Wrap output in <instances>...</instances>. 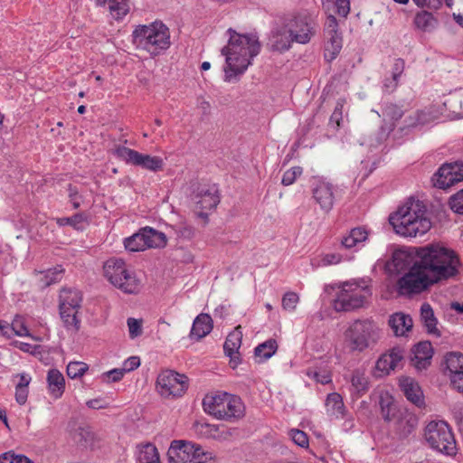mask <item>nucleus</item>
<instances>
[{
  "mask_svg": "<svg viewBox=\"0 0 463 463\" xmlns=\"http://www.w3.org/2000/svg\"><path fill=\"white\" fill-rule=\"evenodd\" d=\"M115 155L127 164L140 166L152 172L161 171L164 167V161L161 157L142 154L124 146L116 147Z\"/></svg>",
  "mask_w": 463,
  "mask_h": 463,
  "instance_id": "13",
  "label": "nucleus"
},
{
  "mask_svg": "<svg viewBox=\"0 0 463 463\" xmlns=\"http://www.w3.org/2000/svg\"><path fill=\"white\" fill-rule=\"evenodd\" d=\"M197 435L207 439H219V426L207 422L196 421L194 424Z\"/></svg>",
  "mask_w": 463,
  "mask_h": 463,
  "instance_id": "38",
  "label": "nucleus"
},
{
  "mask_svg": "<svg viewBox=\"0 0 463 463\" xmlns=\"http://www.w3.org/2000/svg\"><path fill=\"white\" fill-rule=\"evenodd\" d=\"M68 191L70 202L72 203L73 208H79L80 206V197L79 195L78 189L75 186L70 184Z\"/></svg>",
  "mask_w": 463,
  "mask_h": 463,
  "instance_id": "62",
  "label": "nucleus"
},
{
  "mask_svg": "<svg viewBox=\"0 0 463 463\" xmlns=\"http://www.w3.org/2000/svg\"><path fill=\"white\" fill-rule=\"evenodd\" d=\"M331 5H334V6L336 9V13L343 17H346L350 12L349 0H335V3L327 1L326 3L323 4L324 8H326V10H329V6Z\"/></svg>",
  "mask_w": 463,
  "mask_h": 463,
  "instance_id": "46",
  "label": "nucleus"
},
{
  "mask_svg": "<svg viewBox=\"0 0 463 463\" xmlns=\"http://www.w3.org/2000/svg\"><path fill=\"white\" fill-rule=\"evenodd\" d=\"M85 222H87V216L84 213H76L71 217L56 219L59 226L70 225L76 230H81L83 228L82 223Z\"/></svg>",
  "mask_w": 463,
  "mask_h": 463,
  "instance_id": "41",
  "label": "nucleus"
},
{
  "mask_svg": "<svg viewBox=\"0 0 463 463\" xmlns=\"http://www.w3.org/2000/svg\"><path fill=\"white\" fill-rule=\"evenodd\" d=\"M303 173V169L300 166H293L287 170L282 177L281 184L285 186L290 185L295 183L298 177Z\"/></svg>",
  "mask_w": 463,
  "mask_h": 463,
  "instance_id": "48",
  "label": "nucleus"
},
{
  "mask_svg": "<svg viewBox=\"0 0 463 463\" xmlns=\"http://www.w3.org/2000/svg\"><path fill=\"white\" fill-rule=\"evenodd\" d=\"M108 8L113 18L122 19L128 12V0H108Z\"/></svg>",
  "mask_w": 463,
  "mask_h": 463,
  "instance_id": "39",
  "label": "nucleus"
},
{
  "mask_svg": "<svg viewBox=\"0 0 463 463\" xmlns=\"http://www.w3.org/2000/svg\"><path fill=\"white\" fill-rule=\"evenodd\" d=\"M64 269L61 266H57L53 269H49L43 272V277L42 279L43 283L45 286H50L53 283H56L61 279L62 273Z\"/></svg>",
  "mask_w": 463,
  "mask_h": 463,
  "instance_id": "43",
  "label": "nucleus"
},
{
  "mask_svg": "<svg viewBox=\"0 0 463 463\" xmlns=\"http://www.w3.org/2000/svg\"><path fill=\"white\" fill-rule=\"evenodd\" d=\"M337 32H338V24H337L336 18L334 15L329 14L327 16L326 24H325L324 35L335 33Z\"/></svg>",
  "mask_w": 463,
  "mask_h": 463,
  "instance_id": "59",
  "label": "nucleus"
},
{
  "mask_svg": "<svg viewBox=\"0 0 463 463\" xmlns=\"http://www.w3.org/2000/svg\"><path fill=\"white\" fill-rule=\"evenodd\" d=\"M405 68V61L399 58L394 61L392 66V89H395L398 85L400 76L402 74Z\"/></svg>",
  "mask_w": 463,
  "mask_h": 463,
  "instance_id": "52",
  "label": "nucleus"
},
{
  "mask_svg": "<svg viewBox=\"0 0 463 463\" xmlns=\"http://www.w3.org/2000/svg\"><path fill=\"white\" fill-rule=\"evenodd\" d=\"M299 301L298 295L295 292H287L282 298V307L287 311H294Z\"/></svg>",
  "mask_w": 463,
  "mask_h": 463,
  "instance_id": "49",
  "label": "nucleus"
},
{
  "mask_svg": "<svg viewBox=\"0 0 463 463\" xmlns=\"http://www.w3.org/2000/svg\"><path fill=\"white\" fill-rule=\"evenodd\" d=\"M50 393L54 398H60L65 390V379L58 369H51L47 374Z\"/></svg>",
  "mask_w": 463,
  "mask_h": 463,
  "instance_id": "28",
  "label": "nucleus"
},
{
  "mask_svg": "<svg viewBox=\"0 0 463 463\" xmlns=\"http://www.w3.org/2000/svg\"><path fill=\"white\" fill-rule=\"evenodd\" d=\"M89 369L82 362H71L67 365V375L71 379L81 377Z\"/></svg>",
  "mask_w": 463,
  "mask_h": 463,
  "instance_id": "44",
  "label": "nucleus"
},
{
  "mask_svg": "<svg viewBox=\"0 0 463 463\" xmlns=\"http://www.w3.org/2000/svg\"><path fill=\"white\" fill-rule=\"evenodd\" d=\"M449 205L453 212L463 214V189L450 197Z\"/></svg>",
  "mask_w": 463,
  "mask_h": 463,
  "instance_id": "53",
  "label": "nucleus"
},
{
  "mask_svg": "<svg viewBox=\"0 0 463 463\" xmlns=\"http://www.w3.org/2000/svg\"><path fill=\"white\" fill-rule=\"evenodd\" d=\"M392 263L398 273H404L397 281L400 295L419 294L449 280L458 274L460 266L458 255L439 243L417 248L414 258L406 251H396Z\"/></svg>",
  "mask_w": 463,
  "mask_h": 463,
  "instance_id": "1",
  "label": "nucleus"
},
{
  "mask_svg": "<svg viewBox=\"0 0 463 463\" xmlns=\"http://www.w3.org/2000/svg\"><path fill=\"white\" fill-rule=\"evenodd\" d=\"M13 333L19 336L31 335L22 317L16 316L14 319L10 327L9 335H11Z\"/></svg>",
  "mask_w": 463,
  "mask_h": 463,
  "instance_id": "45",
  "label": "nucleus"
},
{
  "mask_svg": "<svg viewBox=\"0 0 463 463\" xmlns=\"http://www.w3.org/2000/svg\"><path fill=\"white\" fill-rule=\"evenodd\" d=\"M388 325L395 336H405L408 332L411 331L413 320L410 315L396 312L390 316Z\"/></svg>",
  "mask_w": 463,
  "mask_h": 463,
  "instance_id": "23",
  "label": "nucleus"
},
{
  "mask_svg": "<svg viewBox=\"0 0 463 463\" xmlns=\"http://www.w3.org/2000/svg\"><path fill=\"white\" fill-rule=\"evenodd\" d=\"M400 386L408 401L419 408L424 405L423 392L414 379L404 377L400 380Z\"/></svg>",
  "mask_w": 463,
  "mask_h": 463,
  "instance_id": "22",
  "label": "nucleus"
},
{
  "mask_svg": "<svg viewBox=\"0 0 463 463\" xmlns=\"http://www.w3.org/2000/svg\"><path fill=\"white\" fill-rule=\"evenodd\" d=\"M389 222L396 233L404 237L423 235L431 227L427 208L420 200H409L389 217Z\"/></svg>",
  "mask_w": 463,
  "mask_h": 463,
  "instance_id": "3",
  "label": "nucleus"
},
{
  "mask_svg": "<svg viewBox=\"0 0 463 463\" xmlns=\"http://www.w3.org/2000/svg\"><path fill=\"white\" fill-rule=\"evenodd\" d=\"M433 348L429 341H422L415 345L411 349V364L418 370L427 369L431 363Z\"/></svg>",
  "mask_w": 463,
  "mask_h": 463,
  "instance_id": "20",
  "label": "nucleus"
},
{
  "mask_svg": "<svg viewBox=\"0 0 463 463\" xmlns=\"http://www.w3.org/2000/svg\"><path fill=\"white\" fill-rule=\"evenodd\" d=\"M342 260V256L339 253H327L323 256L321 262L324 266L338 264Z\"/></svg>",
  "mask_w": 463,
  "mask_h": 463,
  "instance_id": "63",
  "label": "nucleus"
},
{
  "mask_svg": "<svg viewBox=\"0 0 463 463\" xmlns=\"http://www.w3.org/2000/svg\"><path fill=\"white\" fill-rule=\"evenodd\" d=\"M404 114V110L402 107L393 104V103H386L383 109V116L385 119H389L392 121L393 125L396 121H398Z\"/></svg>",
  "mask_w": 463,
  "mask_h": 463,
  "instance_id": "42",
  "label": "nucleus"
},
{
  "mask_svg": "<svg viewBox=\"0 0 463 463\" xmlns=\"http://www.w3.org/2000/svg\"><path fill=\"white\" fill-rule=\"evenodd\" d=\"M458 163L444 164L434 175L432 181L434 185L440 189H447L456 183L463 180V168Z\"/></svg>",
  "mask_w": 463,
  "mask_h": 463,
  "instance_id": "16",
  "label": "nucleus"
},
{
  "mask_svg": "<svg viewBox=\"0 0 463 463\" xmlns=\"http://www.w3.org/2000/svg\"><path fill=\"white\" fill-rule=\"evenodd\" d=\"M139 463H160L157 449L151 443H146L139 448Z\"/></svg>",
  "mask_w": 463,
  "mask_h": 463,
  "instance_id": "36",
  "label": "nucleus"
},
{
  "mask_svg": "<svg viewBox=\"0 0 463 463\" xmlns=\"http://www.w3.org/2000/svg\"><path fill=\"white\" fill-rule=\"evenodd\" d=\"M277 349V341L275 339H269L259 345L255 348L254 354L256 357H260L262 361H265L270 358L276 353Z\"/></svg>",
  "mask_w": 463,
  "mask_h": 463,
  "instance_id": "40",
  "label": "nucleus"
},
{
  "mask_svg": "<svg viewBox=\"0 0 463 463\" xmlns=\"http://www.w3.org/2000/svg\"><path fill=\"white\" fill-rule=\"evenodd\" d=\"M413 24L418 30L424 33H431L438 26V20L431 13L421 11L414 16Z\"/></svg>",
  "mask_w": 463,
  "mask_h": 463,
  "instance_id": "30",
  "label": "nucleus"
},
{
  "mask_svg": "<svg viewBox=\"0 0 463 463\" xmlns=\"http://www.w3.org/2000/svg\"><path fill=\"white\" fill-rule=\"evenodd\" d=\"M424 113L420 110L413 111L405 118L406 127H415L424 122Z\"/></svg>",
  "mask_w": 463,
  "mask_h": 463,
  "instance_id": "57",
  "label": "nucleus"
},
{
  "mask_svg": "<svg viewBox=\"0 0 463 463\" xmlns=\"http://www.w3.org/2000/svg\"><path fill=\"white\" fill-rule=\"evenodd\" d=\"M241 339L242 333L241 331V326H239L233 332L228 335L223 345L225 354L231 358V362L234 363L235 365L239 363L236 360L238 359V350L241 347Z\"/></svg>",
  "mask_w": 463,
  "mask_h": 463,
  "instance_id": "27",
  "label": "nucleus"
},
{
  "mask_svg": "<svg viewBox=\"0 0 463 463\" xmlns=\"http://www.w3.org/2000/svg\"><path fill=\"white\" fill-rule=\"evenodd\" d=\"M380 339V329L370 319L354 321L345 332L346 346L352 352H363L373 347Z\"/></svg>",
  "mask_w": 463,
  "mask_h": 463,
  "instance_id": "5",
  "label": "nucleus"
},
{
  "mask_svg": "<svg viewBox=\"0 0 463 463\" xmlns=\"http://www.w3.org/2000/svg\"><path fill=\"white\" fill-rule=\"evenodd\" d=\"M446 370L450 385L463 394V354L452 352L445 356Z\"/></svg>",
  "mask_w": 463,
  "mask_h": 463,
  "instance_id": "17",
  "label": "nucleus"
},
{
  "mask_svg": "<svg viewBox=\"0 0 463 463\" xmlns=\"http://www.w3.org/2000/svg\"><path fill=\"white\" fill-rule=\"evenodd\" d=\"M192 199L202 211L214 209L220 202L218 189L214 184H199L194 190Z\"/></svg>",
  "mask_w": 463,
  "mask_h": 463,
  "instance_id": "18",
  "label": "nucleus"
},
{
  "mask_svg": "<svg viewBox=\"0 0 463 463\" xmlns=\"http://www.w3.org/2000/svg\"><path fill=\"white\" fill-rule=\"evenodd\" d=\"M29 390L28 388H23L21 386H15V401L18 404H25L28 398Z\"/></svg>",
  "mask_w": 463,
  "mask_h": 463,
  "instance_id": "61",
  "label": "nucleus"
},
{
  "mask_svg": "<svg viewBox=\"0 0 463 463\" xmlns=\"http://www.w3.org/2000/svg\"><path fill=\"white\" fill-rule=\"evenodd\" d=\"M167 456L170 463H216L213 452L184 440H174Z\"/></svg>",
  "mask_w": 463,
  "mask_h": 463,
  "instance_id": "8",
  "label": "nucleus"
},
{
  "mask_svg": "<svg viewBox=\"0 0 463 463\" xmlns=\"http://www.w3.org/2000/svg\"><path fill=\"white\" fill-rule=\"evenodd\" d=\"M379 405L381 408L382 417L385 421L392 420L401 411L397 410V407L392 401V397L388 394L380 396Z\"/></svg>",
  "mask_w": 463,
  "mask_h": 463,
  "instance_id": "33",
  "label": "nucleus"
},
{
  "mask_svg": "<svg viewBox=\"0 0 463 463\" xmlns=\"http://www.w3.org/2000/svg\"><path fill=\"white\" fill-rule=\"evenodd\" d=\"M351 383L353 388V392L356 396V398L363 395L368 390V379L364 375V373L360 371H354L352 374Z\"/></svg>",
  "mask_w": 463,
  "mask_h": 463,
  "instance_id": "37",
  "label": "nucleus"
},
{
  "mask_svg": "<svg viewBox=\"0 0 463 463\" xmlns=\"http://www.w3.org/2000/svg\"><path fill=\"white\" fill-rule=\"evenodd\" d=\"M229 40L221 52L225 56L224 80L242 75L257 56L261 45L258 37L252 33H240L232 28L227 30Z\"/></svg>",
  "mask_w": 463,
  "mask_h": 463,
  "instance_id": "2",
  "label": "nucleus"
},
{
  "mask_svg": "<svg viewBox=\"0 0 463 463\" xmlns=\"http://www.w3.org/2000/svg\"><path fill=\"white\" fill-rule=\"evenodd\" d=\"M345 104V99H338L335 105V108L334 109V112L331 115L330 118V123L335 124V128H338L340 127V123L343 120V108Z\"/></svg>",
  "mask_w": 463,
  "mask_h": 463,
  "instance_id": "54",
  "label": "nucleus"
},
{
  "mask_svg": "<svg viewBox=\"0 0 463 463\" xmlns=\"http://www.w3.org/2000/svg\"><path fill=\"white\" fill-rule=\"evenodd\" d=\"M326 408L328 414L335 418H343L345 407L342 396L337 392L329 393L326 400Z\"/></svg>",
  "mask_w": 463,
  "mask_h": 463,
  "instance_id": "31",
  "label": "nucleus"
},
{
  "mask_svg": "<svg viewBox=\"0 0 463 463\" xmlns=\"http://www.w3.org/2000/svg\"><path fill=\"white\" fill-rule=\"evenodd\" d=\"M339 292L334 300V308L337 312H348L363 307L366 298L371 295L367 286L356 281H345L339 285Z\"/></svg>",
  "mask_w": 463,
  "mask_h": 463,
  "instance_id": "9",
  "label": "nucleus"
},
{
  "mask_svg": "<svg viewBox=\"0 0 463 463\" xmlns=\"http://www.w3.org/2000/svg\"><path fill=\"white\" fill-rule=\"evenodd\" d=\"M203 407L208 414L227 421L242 418L245 411L241 398L227 392L205 395Z\"/></svg>",
  "mask_w": 463,
  "mask_h": 463,
  "instance_id": "4",
  "label": "nucleus"
},
{
  "mask_svg": "<svg viewBox=\"0 0 463 463\" xmlns=\"http://www.w3.org/2000/svg\"><path fill=\"white\" fill-rule=\"evenodd\" d=\"M134 43L151 53H158L170 46V33L162 22L138 25L133 32Z\"/></svg>",
  "mask_w": 463,
  "mask_h": 463,
  "instance_id": "6",
  "label": "nucleus"
},
{
  "mask_svg": "<svg viewBox=\"0 0 463 463\" xmlns=\"http://www.w3.org/2000/svg\"><path fill=\"white\" fill-rule=\"evenodd\" d=\"M11 345L13 346L18 348L19 350H21V351H23L24 353H29V354H34L35 350L38 347L36 345H33L31 344L21 342V341H17V340L16 341H13Z\"/></svg>",
  "mask_w": 463,
  "mask_h": 463,
  "instance_id": "64",
  "label": "nucleus"
},
{
  "mask_svg": "<svg viewBox=\"0 0 463 463\" xmlns=\"http://www.w3.org/2000/svg\"><path fill=\"white\" fill-rule=\"evenodd\" d=\"M312 195L322 211H331L335 202L334 185L323 178L314 177L312 180Z\"/></svg>",
  "mask_w": 463,
  "mask_h": 463,
  "instance_id": "15",
  "label": "nucleus"
},
{
  "mask_svg": "<svg viewBox=\"0 0 463 463\" xmlns=\"http://www.w3.org/2000/svg\"><path fill=\"white\" fill-rule=\"evenodd\" d=\"M405 351L400 346L392 348L388 353L382 354L376 362V369L385 374L402 365Z\"/></svg>",
  "mask_w": 463,
  "mask_h": 463,
  "instance_id": "19",
  "label": "nucleus"
},
{
  "mask_svg": "<svg viewBox=\"0 0 463 463\" xmlns=\"http://www.w3.org/2000/svg\"><path fill=\"white\" fill-rule=\"evenodd\" d=\"M288 27L295 43L306 44L315 35L317 23L307 13H299L288 21Z\"/></svg>",
  "mask_w": 463,
  "mask_h": 463,
  "instance_id": "14",
  "label": "nucleus"
},
{
  "mask_svg": "<svg viewBox=\"0 0 463 463\" xmlns=\"http://www.w3.org/2000/svg\"><path fill=\"white\" fill-rule=\"evenodd\" d=\"M80 308L75 307H72V310L64 308L65 312L63 313L62 307L59 306L61 318L68 330L71 329L77 332L80 329V321L77 317Z\"/></svg>",
  "mask_w": 463,
  "mask_h": 463,
  "instance_id": "34",
  "label": "nucleus"
},
{
  "mask_svg": "<svg viewBox=\"0 0 463 463\" xmlns=\"http://www.w3.org/2000/svg\"><path fill=\"white\" fill-rule=\"evenodd\" d=\"M326 47L325 57L328 60H334L340 52L343 45L342 35L339 32L331 34H325Z\"/></svg>",
  "mask_w": 463,
  "mask_h": 463,
  "instance_id": "32",
  "label": "nucleus"
},
{
  "mask_svg": "<svg viewBox=\"0 0 463 463\" xmlns=\"http://www.w3.org/2000/svg\"><path fill=\"white\" fill-rule=\"evenodd\" d=\"M368 233L365 229L358 227L350 231L349 234L345 236L341 243L345 249H352L364 242L367 239Z\"/></svg>",
  "mask_w": 463,
  "mask_h": 463,
  "instance_id": "35",
  "label": "nucleus"
},
{
  "mask_svg": "<svg viewBox=\"0 0 463 463\" xmlns=\"http://www.w3.org/2000/svg\"><path fill=\"white\" fill-rule=\"evenodd\" d=\"M125 370L123 368H117V369H112L109 372H106L102 374V379L104 382L109 383H116V382H118L120 381L124 374H125Z\"/></svg>",
  "mask_w": 463,
  "mask_h": 463,
  "instance_id": "55",
  "label": "nucleus"
},
{
  "mask_svg": "<svg viewBox=\"0 0 463 463\" xmlns=\"http://www.w3.org/2000/svg\"><path fill=\"white\" fill-rule=\"evenodd\" d=\"M420 321L429 335L439 337L440 331L438 328V319L434 315L431 306L424 302L420 307Z\"/></svg>",
  "mask_w": 463,
  "mask_h": 463,
  "instance_id": "26",
  "label": "nucleus"
},
{
  "mask_svg": "<svg viewBox=\"0 0 463 463\" xmlns=\"http://www.w3.org/2000/svg\"><path fill=\"white\" fill-rule=\"evenodd\" d=\"M166 244V237L163 232L145 227L138 232L125 239V248L129 251H141L147 248H161Z\"/></svg>",
  "mask_w": 463,
  "mask_h": 463,
  "instance_id": "11",
  "label": "nucleus"
},
{
  "mask_svg": "<svg viewBox=\"0 0 463 463\" xmlns=\"http://www.w3.org/2000/svg\"><path fill=\"white\" fill-rule=\"evenodd\" d=\"M156 388L165 398L180 397L188 388V378L175 371L165 370L157 376Z\"/></svg>",
  "mask_w": 463,
  "mask_h": 463,
  "instance_id": "12",
  "label": "nucleus"
},
{
  "mask_svg": "<svg viewBox=\"0 0 463 463\" xmlns=\"http://www.w3.org/2000/svg\"><path fill=\"white\" fill-rule=\"evenodd\" d=\"M127 324L128 326L129 337L131 339L142 335V320L129 317L128 318Z\"/></svg>",
  "mask_w": 463,
  "mask_h": 463,
  "instance_id": "51",
  "label": "nucleus"
},
{
  "mask_svg": "<svg viewBox=\"0 0 463 463\" xmlns=\"http://www.w3.org/2000/svg\"><path fill=\"white\" fill-rule=\"evenodd\" d=\"M213 319L210 315L201 313L194 320L190 337L200 340L206 336L213 330Z\"/></svg>",
  "mask_w": 463,
  "mask_h": 463,
  "instance_id": "25",
  "label": "nucleus"
},
{
  "mask_svg": "<svg viewBox=\"0 0 463 463\" xmlns=\"http://www.w3.org/2000/svg\"><path fill=\"white\" fill-rule=\"evenodd\" d=\"M104 275L113 286L126 294L139 292L140 280L121 259L108 260L104 264Z\"/></svg>",
  "mask_w": 463,
  "mask_h": 463,
  "instance_id": "7",
  "label": "nucleus"
},
{
  "mask_svg": "<svg viewBox=\"0 0 463 463\" xmlns=\"http://www.w3.org/2000/svg\"><path fill=\"white\" fill-rule=\"evenodd\" d=\"M0 463H33L30 458L24 455H14L6 452L0 456Z\"/></svg>",
  "mask_w": 463,
  "mask_h": 463,
  "instance_id": "50",
  "label": "nucleus"
},
{
  "mask_svg": "<svg viewBox=\"0 0 463 463\" xmlns=\"http://www.w3.org/2000/svg\"><path fill=\"white\" fill-rule=\"evenodd\" d=\"M392 420L394 432L400 439L408 438L418 425L416 415L406 410L400 411Z\"/></svg>",
  "mask_w": 463,
  "mask_h": 463,
  "instance_id": "21",
  "label": "nucleus"
},
{
  "mask_svg": "<svg viewBox=\"0 0 463 463\" xmlns=\"http://www.w3.org/2000/svg\"><path fill=\"white\" fill-rule=\"evenodd\" d=\"M290 436L292 440L301 448H306L308 446V438L307 435L299 430H291Z\"/></svg>",
  "mask_w": 463,
  "mask_h": 463,
  "instance_id": "56",
  "label": "nucleus"
},
{
  "mask_svg": "<svg viewBox=\"0 0 463 463\" xmlns=\"http://www.w3.org/2000/svg\"><path fill=\"white\" fill-rule=\"evenodd\" d=\"M270 42L272 50L279 52H286L291 47V43H295V40L289 33L288 24L281 28H278L271 32Z\"/></svg>",
  "mask_w": 463,
  "mask_h": 463,
  "instance_id": "24",
  "label": "nucleus"
},
{
  "mask_svg": "<svg viewBox=\"0 0 463 463\" xmlns=\"http://www.w3.org/2000/svg\"><path fill=\"white\" fill-rule=\"evenodd\" d=\"M72 438L77 443L84 444L90 438V432L83 427H79L72 433Z\"/></svg>",
  "mask_w": 463,
  "mask_h": 463,
  "instance_id": "58",
  "label": "nucleus"
},
{
  "mask_svg": "<svg viewBox=\"0 0 463 463\" xmlns=\"http://www.w3.org/2000/svg\"><path fill=\"white\" fill-rule=\"evenodd\" d=\"M425 439L433 449L449 456L456 454V440L445 421H430L425 429Z\"/></svg>",
  "mask_w": 463,
  "mask_h": 463,
  "instance_id": "10",
  "label": "nucleus"
},
{
  "mask_svg": "<svg viewBox=\"0 0 463 463\" xmlns=\"http://www.w3.org/2000/svg\"><path fill=\"white\" fill-rule=\"evenodd\" d=\"M174 230L176 236L184 240H191L195 235V229L186 223H179L175 226Z\"/></svg>",
  "mask_w": 463,
  "mask_h": 463,
  "instance_id": "47",
  "label": "nucleus"
},
{
  "mask_svg": "<svg viewBox=\"0 0 463 463\" xmlns=\"http://www.w3.org/2000/svg\"><path fill=\"white\" fill-rule=\"evenodd\" d=\"M307 375L321 384H326L332 381L331 375L327 372L310 371L307 373Z\"/></svg>",
  "mask_w": 463,
  "mask_h": 463,
  "instance_id": "60",
  "label": "nucleus"
},
{
  "mask_svg": "<svg viewBox=\"0 0 463 463\" xmlns=\"http://www.w3.org/2000/svg\"><path fill=\"white\" fill-rule=\"evenodd\" d=\"M82 301V295L80 291L73 288H62L60 292V303L59 306L62 307V309L67 308L72 310V307H80ZM65 310H63V313Z\"/></svg>",
  "mask_w": 463,
  "mask_h": 463,
  "instance_id": "29",
  "label": "nucleus"
}]
</instances>
